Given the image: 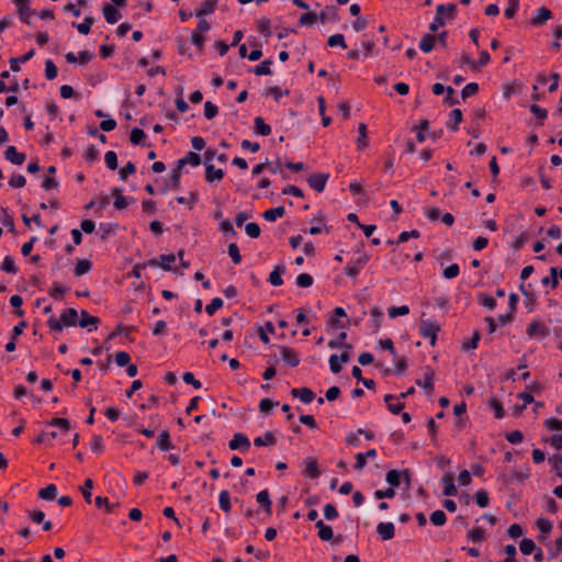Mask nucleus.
<instances>
[{
	"instance_id": "nucleus-14",
	"label": "nucleus",
	"mask_w": 562,
	"mask_h": 562,
	"mask_svg": "<svg viewBox=\"0 0 562 562\" xmlns=\"http://www.w3.org/2000/svg\"><path fill=\"white\" fill-rule=\"evenodd\" d=\"M291 395L299 397L304 404H310L315 398V393L310 387L292 389Z\"/></svg>"
},
{
	"instance_id": "nucleus-51",
	"label": "nucleus",
	"mask_w": 562,
	"mask_h": 562,
	"mask_svg": "<svg viewBox=\"0 0 562 562\" xmlns=\"http://www.w3.org/2000/svg\"><path fill=\"white\" fill-rule=\"evenodd\" d=\"M67 291V288L63 286L58 282H54L52 289L49 290V295L55 300H63L64 293Z\"/></svg>"
},
{
	"instance_id": "nucleus-16",
	"label": "nucleus",
	"mask_w": 562,
	"mask_h": 562,
	"mask_svg": "<svg viewBox=\"0 0 562 562\" xmlns=\"http://www.w3.org/2000/svg\"><path fill=\"white\" fill-rule=\"evenodd\" d=\"M317 20L322 23L326 21L337 22L339 20L337 9L334 5H327L319 12V14H317Z\"/></svg>"
},
{
	"instance_id": "nucleus-37",
	"label": "nucleus",
	"mask_w": 562,
	"mask_h": 562,
	"mask_svg": "<svg viewBox=\"0 0 562 562\" xmlns=\"http://www.w3.org/2000/svg\"><path fill=\"white\" fill-rule=\"evenodd\" d=\"M347 339V333L341 331L339 336L335 339H331L328 341V347L331 349L342 348L351 349V345L345 344V340Z\"/></svg>"
},
{
	"instance_id": "nucleus-56",
	"label": "nucleus",
	"mask_w": 562,
	"mask_h": 562,
	"mask_svg": "<svg viewBox=\"0 0 562 562\" xmlns=\"http://www.w3.org/2000/svg\"><path fill=\"white\" fill-rule=\"evenodd\" d=\"M327 44L330 47L340 46L341 48H347V44L345 42V37L342 34H334L328 37Z\"/></svg>"
},
{
	"instance_id": "nucleus-10",
	"label": "nucleus",
	"mask_w": 562,
	"mask_h": 562,
	"mask_svg": "<svg viewBox=\"0 0 562 562\" xmlns=\"http://www.w3.org/2000/svg\"><path fill=\"white\" fill-rule=\"evenodd\" d=\"M176 261V255H160L159 260L157 259H150L148 260L147 265L149 267H160L161 269L166 271H170L171 265Z\"/></svg>"
},
{
	"instance_id": "nucleus-53",
	"label": "nucleus",
	"mask_w": 562,
	"mask_h": 562,
	"mask_svg": "<svg viewBox=\"0 0 562 562\" xmlns=\"http://www.w3.org/2000/svg\"><path fill=\"white\" fill-rule=\"evenodd\" d=\"M93 23L94 19L92 16H86L82 23L75 25L80 34L87 35L90 32Z\"/></svg>"
},
{
	"instance_id": "nucleus-17",
	"label": "nucleus",
	"mask_w": 562,
	"mask_h": 562,
	"mask_svg": "<svg viewBox=\"0 0 562 562\" xmlns=\"http://www.w3.org/2000/svg\"><path fill=\"white\" fill-rule=\"evenodd\" d=\"M441 482L443 484V495H446V496L457 495L458 491L454 485L453 474H451V473L445 474L441 479Z\"/></svg>"
},
{
	"instance_id": "nucleus-18",
	"label": "nucleus",
	"mask_w": 562,
	"mask_h": 562,
	"mask_svg": "<svg viewBox=\"0 0 562 562\" xmlns=\"http://www.w3.org/2000/svg\"><path fill=\"white\" fill-rule=\"evenodd\" d=\"M102 12L105 21L110 24L116 23L121 18L119 10L114 5L109 3L103 5Z\"/></svg>"
},
{
	"instance_id": "nucleus-29",
	"label": "nucleus",
	"mask_w": 562,
	"mask_h": 562,
	"mask_svg": "<svg viewBox=\"0 0 562 562\" xmlns=\"http://www.w3.org/2000/svg\"><path fill=\"white\" fill-rule=\"evenodd\" d=\"M217 2H218V0H205L204 3L202 4L201 9H199L194 13V15L196 18H201L204 15L212 14L216 8Z\"/></svg>"
},
{
	"instance_id": "nucleus-57",
	"label": "nucleus",
	"mask_w": 562,
	"mask_h": 562,
	"mask_svg": "<svg viewBox=\"0 0 562 562\" xmlns=\"http://www.w3.org/2000/svg\"><path fill=\"white\" fill-rule=\"evenodd\" d=\"M104 161H105L106 167L110 170H115L117 168V156H116L115 151H113V150L106 151L104 155Z\"/></svg>"
},
{
	"instance_id": "nucleus-41",
	"label": "nucleus",
	"mask_w": 562,
	"mask_h": 562,
	"mask_svg": "<svg viewBox=\"0 0 562 562\" xmlns=\"http://www.w3.org/2000/svg\"><path fill=\"white\" fill-rule=\"evenodd\" d=\"M490 407L494 411V415L496 418H503L505 416V411L503 408V404L495 397H491L488 400Z\"/></svg>"
},
{
	"instance_id": "nucleus-1",
	"label": "nucleus",
	"mask_w": 562,
	"mask_h": 562,
	"mask_svg": "<svg viewBox=\"0 0 562 562\" xmlns=\"http://www.w3.org/2000/svg\"><path fill=\"white\" fill-rule=\"evenodd\" d=\"M457 4H438L432 22L429 24V31L436 33L447 21H452L457 16Z\"/></svg>"
},
{
	"instance_id": "nucleus-61",
	"label": "nucleus",
	"mask_w": 562,
	"mask_h": 562,
	"mask_svg": "<svg viewBox=\"0 0 562 562\" xmlns=\"http://www.w3.org/2000/svg\"><path fill=\"white\" fill-rule=\"evenodd\" d=\"M479 91V85L476 82H470L463 87L461 90V97L462 99H467L471 95H474Z\"/></svg>"
},
{
	"instance_id": "nucleus-33",
	"label": "nucleus",
	"mask_w": 562,
	"mask_h": 562,
	"mask_svg": "<svg viewBox=\"0 0 562 562\" xmlns=\"http://www.w3.org/2000/svg\"><path fill=\"white\" fill-rule=\"evenodd\" d=\"M358 133L357 147L362 150L368 146L367 125L364 123L359 124Z\"/></svg>"
},
{
	"instance_id": "nucleus-35",
	"label": "nucleus",
	"mask_w": 562,
	"mask_h": 562,
	"mask_svg": "<svg viewBox=\"0 0 562 562\" xmlns=\"http://www.w3.org/2000/svg\"><path fill=\"white\" fill-rule=\"evenodd\" d=\"M94 504L98 508H101V507H104L105 512L108 514H111L114 512V509L116 507H119V503H115V504H111L108 499V497H103V496H97L94 498Z\"/></svg>"
},
{
	"instance_id": "nucleus-8",
	"label": "nucleus",
	"mask_w": 562,
	"mask_h": 562,
	"mask_svg": "<svg viewBox=\"0 0 562 562\" xmlns=\"http://www.w3.org/2000/svg\"><path fill=\"white\" fill-rule=\"evenodd\" d=\"M328 178V173H313L307 178V183L316 192H322L326 187Z\"/></svg>"
},
{
	"instance_id": "nucleus-40",
	"label": "nucleus",
	"mask_w": 562,
	"mask_h": 562,
	"mask_svg": "<svg viewBox=\"0 0 562 562\" xmlns=\"http://www.w3.org/2000/svg\"><path fill=\"white\" fill-rule=\"evenodd\" d=\"M429 519L432 525H435L437 527H441L447 521V515L445 514V512L437 509L430 514Z\"/></svg>"
},
{
	"instance_id": "nucleus-11",
	"label": "nucleus",
	"mask_w": 562,
	"mask_h": 562,
	"mask_svg": "<svg viewBox=\"0 0 562 562\" xmlns=\"http://www.w3.org/2000/svg\"><path fill=\"white\" fill-rule=\"evenodd\" d=\"M526 333L529 337H547L550 335L549 328L540 322H531Z\"/></svg>"
},
{
	"instance_id": "nucleus-38",
	"label": "nucleus",
	"mask_w": 562,
	"mask_h": 562,
	"mask_svg": "<svg viewBox=\"0 0 562 562\" xmlns=\"http://www.w3.org/2000/svg\"><path fill=\"white\" fill-rule=\"evenodd\" d=\"M271 21L268 18H261L257 21V29L260 34H262L265 37L271 36Z\"/></svg>"
},
{
	"instance_id": "nucleus-4",
	"label": "nucleus",
	"mask_w": 562,
	"mask_h": 562,
	"mask_svg": "<svg viewBox=\"0 0 562 562\" xmlns=\"http://www.w3.org/2000/svg\"><path fill=\"white\" fill-rule=\"evenodd\" d=\"M439 330L440 326L436 322H431L429 319L420 321L419 333L425 339L429 340L431 346H435L437 341V334Z\"/></svg>"
},
{
	"instance_id": "nucleus-50",
	"label": "nucleus",
	"mask_w": 562,
	"mask_h": 562,
	"mask_svg": "<svg viewBox=\"0 0 562 562\" xmlns=\"http://www.w3.org/2000/svg\"><path fill=\"white\" fill-rule=\"evenodd\" d=\"M93 488V481L91 479H86L83 482V486L81 487V493L85 501L90 504L92 501L91 490Z\"/></svg>"
},
{
	"instance_id": "nucleus-43",
	"label": "nucleus",
	"mask_w": 562,
	"mask_h": 562,
	"mask_svg": "<svg viewBox=\"0 0 562 562\" xmlns=\"http://www.w3.org/2000/svg\"><path fill=\"white\" fill-rule=\"evenodd\" d=\"M268 333H270V334L274 333V326L271 322H267L265 324V327L259 328L258 336L263 344H268L270 341Z\"/></svg>"
},
{
	"instance_id": "nucleus-58",
	"label": "nucleus",
	"mask_w": 562,
	"mask_h": 562,
	"mask_svg": "<svg viewBox=\"0 0 562 562\" xmlns=\"http://www.w3.org/2000/svg\"><path fill=\"white\" fill-rule=\"evenodd\" d=\"M520 551L522 554L525 555H529L531 554L535 549H536V544L535 542L531 540V539H528V538H525L520 541Z\"/></svg>"
},
{
	"instance_id": "nucleus-49",
	"label": "nucleus",
	"mask_w": 562,
	"mask_h": 562,
	"mask_svg": "<svg viewBox=\"0 0 562 562\" xmlns=\"http://www.w3.org/2000/svg\"><path fill=\"white\" fill-rule=\"evenodd\" d=\"M271 64H272V61L270 59L263 60L262 63H260L259 65H257L254 68L255 75H257V76L271 75L272 74V71L270 69Z\"/></svg>"
},
{
	"instance_id": "nucleus-26",
	"label": "nucleus",
	"mask_w": 562,
	"mask_h": 562,
	"mask_svg": "<svg viewBox=\"0 0 562 562\" xmlns=\"http://www.w3.org/2000/svg\"><path fill=\"white\" fill-rule=\"evenodd\" d=\"M397 397L392 395V394H386L384 396V402L386 403L387 405V409L392 413V414H400L402 412V409L404 408V403L403 402H397V403H393L394 400H396Z\"/></svg>"
},
{
	"instance_id": "nucleus-45",
	"label": "nucleus",
	"mask_w": 562,
	"mask_h": 562,
	"mask_svg": "<svg viewBox=\"0 0 562 562\" xmlns=\"http://www.w3.org/2000/svg\"><path fill=\"white\" fill-rule=\"evenodd\" d=\"M550 274H551V277L542 278L541 283L543 285L551 284L552 289H555L559 285L558 268L557 267L550 268Z\"/></svg>"
},
{
	"instance_id": "nucleus-12",
	"label": "nucleus",
	"mask_w": 562,
	"mask_h": 562,
	"mask_svg": "<svg viewBox=\"0 0 562 562\" xmlns=\"http://www.w3.org/2000/svg\"><path fill=\"white\" fill-rule=\"evenodd\" d=\"M376 532L382 540H391L395 536V526L393 522H379Z\"/></svg>"
},
{
	"instance_id": "nucleus-15",
	"label": "nucleus",
	"mask_w": 562,
	"mask_h": 562,
	"mask_svg": "<svg viewBox=\"0 0 562 562\" xmlns=\"http://www.w3.org/2000/svg\"><path fill=\"white\" fill-rule=\"evenodd\" d=\"M305 469L303 473L312 479H316L321 475L318 464L315 458L307 457L304 459Z\"/></svg>"
},
{
	"instance_id": "nucleus-39",
	"label": "nucleus",
	"mask_w": 562,
	"mask_h": 562,
	"mask_svg": "<svg viewBox=\"0 0 562 562\" xmlns=\"http://www.w3.org/2000/svg\"><path fill=\"white\" fill-rule=\"evenodd\" d=\"M90 449L94 453H102L104 451V443L101 435H93L90 440Z\"/></svg>"
},
{
	"instance_id": "nucleus-62",
	"label": "nucleus",
	"mask_w": 562,
	"mask_h": 562,
	"mask_svg": "<svg viewBox=\"0 0 562 562\" xmlns=\"http://www.w3.org/2000/svg\"><path fill=\"white\" fill-rule=\"evenodd\" d=\"M408 313H409V308L407 305L393 306L387 310V314L392 318L397 317V316H404V315H407Z\"/></svg>"
},
{
	"instance_id": "nucleus-5",
	"label": "nucleus",
	"mask_w": 562,
	"mask_h": 562,
	"mask_svg": "<svg viewBox=\"0 0 562 562\" xmlns=\"http://www.w3.org/2000/svg\"><path fill=\"white\" fill-rule=\"evenodd\" d=\"M553 14L551 10L546 7L538 8L535 14L531 16L529 23L533 27H540L552 19Z\"/></svg>"
},
{
	"instance_id": "nucleus-27",
	"label": "nucleus",
	"mask_w": 562,
	"mask_h": 562,
	"mask_svg": "<svg viewBox=\"0 0 562 562\" xmlns=\"http://www.w3.org/2000/svg\"><path fill=\"white\" fill-rule=\"evenodd\" d=\"M157 447L161 451H169L173 448V445L171 443V440H170V435L167 430H162L159 434L158 440H157Z\"/></svg>"
},
{
	"instance_id": "nucleus-24",
	"label": "nucleus",
	"mask_w": 562,
	"mask_h": 562,
	"mask_svg": "<svg viewBox=\"0 0 562 562\" xmlns=\"http://www.w3.org/2000/svg\"><path fill=\"white\" fill-rule=\"evenodd\" d=\"M255 133L261 136H268L271 133L270 125L266 124L261 116H256L254 120Z\"/></svg>"
},
{
	"instance_id": "nucleus-23",
	"label": "nucleus",
	"mask_w": 562,
	"mask_h": 562,
	"mask_svg": "<svg viewBox=\"0 0 562 562\" xmlns=\"http://www.w3.org/2000/svg\"><path fill=\"white\" fill-rule=\"evenodd\" d=\"M224 178V171L222 169H215L213 165H206L205 167V180L207 182L220 181Z\"/></svg>"
},
{
	"instance_id": "nucleus-55",
	"label": "nucleus",
	"mask_w": 562,
	"mask_h": 562,
	"mask_svg": "<svg viewBox=\"0 0 562 562\" xmlns=\"http://www.w3.org/2000/svg\"><path fill=\"white\" fill-rule=\"evenodd\" d=\"M1 269L8 273L15 274L18 272V268H16L14 260L11 256L4 257L2 265H1Z\"/></svg>"
},
{
	"instance_id": "nucleus-6",
	"label": "nucleus",
	"mask_w": 562,
	"mask_h": 562,
	"mask_svg": "<svg viewBox=\"0 0 562 562\" xmlns=\"http://www.w3.org/2000/svg\"><path fill=\"white\" fill-rule=\"evenodd\" d=\"M228 447L231 450L239 449L241 452H246L250 448V441L246 435H244L241 432H237L229 440Z\"/></svg>"
},
{
	"instance_id": "nucleus-46",
	"label": "nucleus",
	"mask_w": 562,
	"mask_h": 562,
	"mask_svg": "<svg viewBox=\"0 0 562 562\" xmlns=\"http://www.w3.org/2000/svg\"><path fill=\"white\" fill-rule=\"evenodd\" d=\"M218 503L221 509H223L225 513L231 510V494L228 491L224 490L220 493Z\"/></svg>"
},
{
	"instance_id": "nucleus-9",
	"label": "nucleus",
	"mask_w": 562,
	"mask_h": 562,
	"mask_svg": "<svg viewBox=\"0 0 562 562\" xmlns=\"http://www.w3.org/2000/svg\"><path fill=\"white\" fill-rule=\"evenodd\" d=\"M279 350H280V356H281L282 360L286 364H289L291 367L299 366L300 357H299L297 352L293 348H290V347H286V346H281V347H279Z\"/></svg>"
},
{
	"instance_id": "nucleus-48",
	"label": "nucleus",
	"mask_w": 562,
	"mask_h": 562,
	"mask_svg": "<svg viewBox=\"0 0 562 562\" xmlns=\"http://www.w3.org/2000/svg\"><path fill=\"white\" fill-rule=\"evenodd\" d=\"M227 252H228V256L231 257L232 261L235 263V265H238L240 263L241 261V256H240V252H239V248L237 246L236 243H231L227 247Z\"/></svg>"
},
{
	"instance_id": "nucleus-28",
	"label": "nucleus",
	"mask_w": 562,
	"mask_h": 562,
	"mask_svg": "<svg viewBox=\"0 0 562 562\" xmlns=\"http://www.w3.org/2000/svg\"><path fill=\"white\" fill-rule=\"evenodd\" d=\"M462 121V112L460 109H454L450 112L449 121L447 122V127L451 131H458L459 124Z\"/></svg>"
},
{
	"instance_id": "nucleus-32",
	"label": "nucleus",
	"mask_w": 562,
	"mask_h": 562,
	"mask_svg": "<svg viewBox=\"0 0 562 562\" xmlns=\"http://www.w3.org/2000/svg\"><path fill=\"white\" fill-rule=\"evenodd\" d=\"M284 214L285 209L283 206H278L265 211L262 216L268 222H274L277 218L282 217Z\"/></svg>"
},
{
	"instance_id": "nucleus-7",
	"label": "nucleus",
	"mask_w": 562,
	"mask_h": 562,
	"mask_svg": "<svg viewBox=\"0 0 562 562\" xmlns=\"http://www.w3.org/2000/svg\"><path fill=\"white\" fill-rule=\"evenodd\" d=\"M100 323L99 317L90 315L87 311L82 310L80 312V319H78V325L82 328H88V331L95 330Z\"/></svg>"
},
{
	"instance_id": "nucleus-63",
	"label": "nucleus",
	"mask_w": 562,
	"mask_h": 562,
	"mask_svg": "<svg viewBox=\"0 0 562 562\" xmlns=\"http://www.w3.org/2000/svg\"><path fill=\"white\" fill-rule=\"evenodd\" d=\"M313 277L308 273H300L296 277V284L300 288H310L313 284Z\"/></svg>"
},
{
	"instance_id": "nucleus-30",
	"label": "nucleus",
	"mask_w": 562,
	"mask_h": 562,
	"mask_svg": "<svg viewBox=\"0 0 562 562\" xmlns=\"http://www.w3.org/2000/svg\"><path fill=\"white\" fill-rule=\"evenodd\" d=\"M34 54H35L34 49H31L27 53H25L24 55H22L21 57L11 58L9 60L11 70L12 71H19L20 70V63L29 61L34 56Z\"/></svg>"
},
{
	"instance_id": "nucleus-31",
	"label": "nucleus",
	"mask_w": 562,
	"mask_h": 562,
	"mask_svg": "<svg viewBox=\"0 0 562 562\" xmlns=\"http://www.w3.org/2000/svg\"><path fill=\"white\" fill-rule=\"evenodd\" d=\"M276 443L277 438L271 431H267L262 437H257L254 440L256 447L274 446Z\"/></svg>"
},
{
	"instance_id": "nucleus-2",
	"label": "nucleus",
	"mask_w": 562,
	"mask_h": 562,
	"mask_svg": "<svg viewBox=\"0 0 562 562\" xmlns=\"http://www.w3.org/2000/svg\"><path fill=\"white\" fill-rule=\"evenodd\" d=\"M78 325V312L74 307L66 308L61 312L59 319L50 316L47 319V326L50 331H61L64 327H75Z\"/></svg>"
},
{
	"instance_id": "nucleus-44",
	"label": "nucleus",
	"mask_w": 562,
	"mask_h": 562,
	"mask_svg": "<svg viewBox=\"0 0 562 562\" xmlns=\"http://www.w3.org/2000/svg\"><path fill=\"white\" fill-rule=\"evenodd\" d=\"M548 461L552 464V471H554L555 475L562 479V454L549 457Z\"/></svg>"
},
{
	"instance_id": "nucleus-47",
	"label": "nucleus",
	"mask_w": 562,
	"mask_h": 562,
	"mask_svg": "<svg viewBox=\"0 0 562 562\" xmlns=\"http://www.w3.org/2000/svg\"><path fill=\"white\" fill-rule=\"evenodd\" d=\"M475 503L479 507L484 508L488 506L490 497L485 490H480L474 494Z\"/></svg>"
},
{
	"instance_id": "nucleus-13",
	"label": "nucleus",
	"mask_w": 562,
	"mask_h": 562,
	"mask_svg": "<svg viewBox=\"0 0 562 562\" xmlns=\"http://www.w3.org/2000/svg\"><path fill=\"white\" fill-rule=\"evenodd\" d=\"M4 157L10 162H12L13 165H18V166L22 165L26 159L25 154L19 153L14 146H9L5 149Z\"/></svg>"
},
{
	"instance_id": "nucleus-59",
	"label": "nucleus",
	"mask_w": 562,
	"mask_h": 562,
	"mask_svg": "<svg viewBox=\"0 0 562 562\" xmlns=\"http://www.w3.org/2000/svg\"><path fill=\"white\" fill-rule=\"evenodd\" d=\"M317 21V14L314 12H307L303 13L300 19L299 23L304 26H311Z\"/></svg>"
},
{
	"instance_id": "nucleus-64",
	"label": "nucleus",
	"mask_w": 562,
	"mask_h": 562,
	"mask_svg": "<svg viewBox=\"0 0 562 562\" xmlns=\"http://www.w3.org/2000/svg\"><path fill=\"white\" fill-rule=\"evenodd\" d=\"M218 113V108L212 103L211 101H206L204 103V116L207 119V120H212L213 117H215Z\"/></svg>"
},
{
	"instance_id": "nucleus-54",
	"label": "nucleus",
	"mask_w": 562,
	"mask_h": 562,
	"mask_svg": "<svg viewBox=\"0 0 562 562\" xmlns=\"http://www.w3.org/2000/svg\"><path fill=\"white\" fill-rule=\"evenodd\" d=\"M485 530L482 527H475L468 532V539L473 542H480L484 539Z\"/></svg>"
},
{
	"instance_id": "nucleus-42",
	"label": "nucleus",
	"mask_w": 562,
	"mask_h": 562,
	"mask_svg": "<svg viewBox=\"0 0 562 562\" xmlns=\"http://www.w3.org/2000/svg\"><path fill=\"white\" fill-rule=\"evenodd\" d=\"M481 339V335L479 330H475L472 335V338L469 341H464L461 346V349L465 352L473 350L477 347V344Z\"/></svg>"
},
{
	"instance_id": "nucleus-25",
	"label": "nucleus",
	"mask_w": 562,
	"mask_h": 562,
	"mask_svg": "<svg viewBox=\"0 0 562 562\" xmlns=\"http://www.w3.org/2000/svg\"><path fill=\"white\" fill-rule=\"evenodd\" d=\"M257 502L263 507L265 512L270 515L271 514V499L270 494L267 490L260 491L256 496Z\"/></svg>"
},
{
	"instance_id": "nucleus-22",
	"label": "nucleus",
	"mask_w": 562,
	"mask_h": 562,
	"mask_svg": "<svg viewBox=\"0 0 562 562\" xmlns=\"http://www.w3.org/2000/svg\"><path fill=\"white\" fill-rule=\"evenodd\" d=\"M111 195L114 198V206L117 210H124L127 207L128 203L126 198L122 194V189L114 187L111 190Z\"/></svg>"
},
{
	"instance_id": "nucleus-36",
	"label": "nucleus",
	"mask_w": 562,
	"mask_h": 562,
	"mask_svg": "<svg viewBox=\"0 0 562 562\" xmlns=\"http://www.w3.org/2000/svg\"><path fill=\"white\" fill-rule=\"evenodd\" d=\"M57 495V487L55 484H48L46 487L40 490L38 497L45 501H53Z\"/></svg>"
},
{
	"instance_id": "nucleus-21",
	"label": "nucleus",
	"mask_w": 562,
	"mask_h": 562,
	"mask_svg": "<svg viewBox=\"0 0 562 562\" xmlns=\"http://www.w3.org/2000/svg\"><path fill=\"white\" fill-rule=\"evenodd\" d=\"M434 371L427 368L424 380H417L416 384L423 387L427 393H431L434 390Z\"/></svg>"
},
{
	"instance_id": "nucleus-20",
	"label": "nucleus",
	"mask_w": 562,
	"mask_h": 562,
	"mask_svg": "<svg viewBox=\"0 0 562 562\" xmlns=\"http://www.w3.org/2000/svg\"><path fill=\"white\" fill-rule=\"evenodd\" d=\"M317 528L318 537L323 541H330L333 539V529L330 526L326 525L322 519H318L315 524Z\"/></svg>"
},
{
	"instance_id": "nucleus-19",
	"label": "nucleus",
	"mask_w": 562,
	"mask_h": 562,
	"mask_svg": "<svg viewBox=\"0 0 562 562\" xmlns=\"http://www.w3.org/2000/svg\"><path fill=\"white\" fill-rule=\"evenodd\" d=\"M435 45H436V34L432 32L425 34L419 42L420 50L426 54L430 53L435 48Z\"/></svg>"
},
{
	"instance_id": "nucleus-3",
	"label": "nucleus",
	"mask_w": 562,
	"mask_h": 562,
	"mask_svg": "<svg viewBox=\"0 0 562 562\" xmlns=\"http://www.w3.org/2000/svg\"><path fill=\"white\" fill-rule=\"evenodd\" d=\"M359 256L355 260H350L345 267V273L349 278H357L360 271L369 261V256L364 251H358Z\"/></svg>"
},
{
	"instance_id": "nucleus-34",
	"label": "nucleus",
	"mask_w": 562,
	"mask_h": 562,
	"mask_svg": "<svg viewBox=\"0 0 562 562\" xmlns=\"http://www.w3.org/2000/svg\"><path fill=\"white\" fill-rule=\"evenodd\" d=\"M92 268V263L90 260L88 259H80L78 260L75 269H74V274L76 277H81L82 274L85 273H88Z\"/></svg>"
},
{
	"instance_id": "nucleus-60",
	"label": "nucleus",
	"mask_w": 562,
	"mask_h": 562,
	"mask_svg": "<svg viewBox=\"0 0 562 562\" xmlns=\"http://www.w3.org/2000/svg\"><path fill=\"white\" fill-rule=\"evenodd\" d=\"M57 67L55 66V64L53 63L52 59H47L45 61V77L48 79V80H53L57 77Z\"/></svg>"
},
{
	"instance_id": "nucleus-52",
	"label": "nucleus",
	"mask_w": 562,
	"mask_h": 562,
	"mask_svg": "<svg viewBox=\"0 0 562 562\" xmlns=\"http://www.w3.org/2000/svg\"><path fill=\"white\" fill-rule=\"evenodd\" d=\"M282 272L283 268L277 266L269 276V282L274 286L281 285L283 283L281 278Z\"/></svg>"
}]
</instances>
